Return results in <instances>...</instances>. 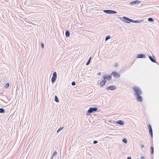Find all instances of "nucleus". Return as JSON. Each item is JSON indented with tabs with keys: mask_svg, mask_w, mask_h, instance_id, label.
Masks as SVG:
<instances>
[{
	"mask_svg": "<svg viewBox=\"0 0 159 159\" xmlns=\"http://www.w3.org/2000/svg\"><path fill=\"white\" fill-rule=\"evenodd\" d=\"M134 91L135 92L134 95L136 96L139 95H142V92L139 87L136 86H134L133 87Z\"/></svg>",
	"mask_w": 159,
	"mask_h": 159,
	"instance_id": "f257e3e1",
	"label": "nucleus"
},
{
	"mask_svg": "<svg viewBox=\"0 0 159 159\" xmlns=\"http://www.w3.org/2000/svg\"><path fill=\"white\" fill-rule=\"evenodd\" d=\"M98 110V109L96 107H90L86 112L87 116L89 115L90 113H94Z\"/></svg>",
	"mask_w": 159,
	"mask_h": 159,
	"instance_id": "f03ea898",
	"label": "nucleus"
},
{
	"mask_svg": "<svg viewBox=\"0 0 159 159\" xmlns=\"http://www.w3.org/2000/svg\"><path fill=\"white\" fill-rule=\"evenodd\" d=\"M119 18L125 23H130L131 22V19L125 16H123L122 17H119Z\"/></svg>",
	"mask_w": 159,
	"mask_h": 159,
	"instance_id": "7ed1b4c3",
	"label": "nucleus"
},
{
	"mask_svg": "<svg viewBox=\"0 0 159 159\" xmlns=\"http://www.w3.org/2000/svg\"><path fill=\"white\" fill-rule=\"evenodd\" d=\"M57 78V74L56 71L53 72L52 76L51 78V81L52 83H54L55 81Z\"/></svg>",
	"mask_w": 159,
	"mask_h": 159,
	"instance_id": "20e7f679",
	"label": "nucleus"
},
{
	"mask_svg": "<svg viewBox=\"0 0 159 159\" xmlns=\"http://www.w3.org/2000/svg\"><path fill=\"white\" fill-rule=\"evenodd\" d=\"M103 11L108 14H116L117 13V12L115 11L110 10H104Z\"/></svg>",
	"mask_w": 159,
	"mask_h": 159,
	"instance_id": "39448f33",
	"label": "nucleus"
},
{
	"mask_svg": "<svg viewBox=\"0 0 159 159\" xmlns=\"http://www.w3.org/2000/svg\"><path fill=\"white\" fill-rule=\"evenodd\" d=\"M116 89V87L115 85L110 86L106 88L107 90H114Z\"/></svg>",
	"mask_w": 159,
	"mask_h": 159,
	"instance_id": "423d86ee",
	"label": "nucleus"
},
{
	"mask_svg": "<svg viewBox=\"0 0 159 159\" xmlns=\"http://www.w3.org/2000/svg\"><path fill=\"white\" fill-rule=\"evenodd\" d=\"M148 128L149 129V132L151 135V138H153V133L152 130V127L150 124H149L148 125Z\"/></svg>",
	"mask_w": 159,
	"mask_h": 159,
	"instance_id": "0eeeda50",
	"label": "nucleus"
},
{
	"mask_svg": "<svg viewBox=\"0 0 159 159\" xmlns=\"http://www.w3.org/2000/svg\"><path fill=\"white\" fill-rule=\"evenodd\" d=\"M111 75L115 78H117L120 76V74L116 71L112 72Z\"/></svg>",
	"mask_w": 159,
	"mask_h": 159,
	"instance_id": "6e6552de",
	"label": "nucleus"
},
{
	"mask_svg": "<svg viewBox=\"0 0 159 159\" xmlns=\"http://www.w3.org/2000/svg\"><path fill=\"white\" fill-rule=\"evenodd\" d=\"M141 95H139L135 96L138 102H142L143 101V97L140 96Z\"/></svg>",
	"mask_w": 159,
	"mask_h": 159,
	"instance_id": "1a4fd4ad",
	"label": "nucleus"
},
{
	"mask_svg": "<svg viewBox=\"0 0 159 159\" xmlns=\"http://www.w3.org/2000/svg\"><path fill=\"white\" fill-rule=\"evenodd\" d=\"M103 78L104 80L106 79L108 81H110L111 79V75H105L103 76Z\"/></svg>",
	"mask_w": 159,
	"mask_h": 159,
	"instance_id": "9d476101",
	"label": "nucleus"
},
{
	"mask_svg": "<svg viewBox=\"0 0 159 159\" xmlns=\"http://www.w3.org/2000/svg\"><path fill=\"white\" fill-rule=\"evenodd\" d=\"M145 55L143 54H139L137 56V58H145Z\"/></svg>",
	"mask_w": 159,
	"mask_h": 159,
	"instance_id": "9b49d317",
	"label": "nucleus"
},
{
	"mask_svg": "<svg viewBox=\"0 0 159 159\" xmlns=\"http://www.w3.org/2000/svg\"><path fill=\"white\" fill-rule=\"evenodd\" d=\"M140 3V2L138 0H135L132 2H130V4L131 5H133L135 4H139Z\"/></svg>",
	"mask_w": 159,
	"mask_h": 159,
	"instance_id": "f8f14e48",
	"label": "nucleus"
},
{
	"mask_svg": "<svg viewBox=\"0 0 159 159\" xmlns=\"http://www.w3.org/2000/svg\"><path fill=\"white\" fill-rule=\"evenodd\" d=\"M106 82V80H102L100 82V87H102L103 86H104Z\"/></svg>",
	"mask_w": 159,
	"mask_h": 159,
	"instance_id": "ddd939ff",
	"label": "nucleus"
},
{
	"mask_svg": "<svg viewBox=\"0 0 159 159\" xmlns=\"http://www.w3.org/2000/svg\"><path fill=\"white\" fill-rule=\"evenodd\" d=\"M143 21V20H133L132 19L131 20V22L132 23H140L142 22Z\"/></svg>",
	"mask_w": 159,
	"mask_h": 159,
	"instance_id": "4468645a",
	"label": "nucleus"
},
{
	"mask_svg": "<svg viewBox=\"0 0 159 159\" xmlns=\"http://www.w3.org/2000/svg\"><path fill=\"white\" fill-rule=\"evenodd\" d=\"M148 58L152 62L158 64L157 62L156 61L155 59L153 58L151 56H148Z\"/></svg>",
	"mask_w": 159,
	"mask_h": 159,
	"instance_id": "2eb2a0df",
	"label": "nucleus"
},
{
	"mask_svg": "<svg viewBox=\"0 0 159 159\" xmlns=\"http://www.w3.org/2000/svg\"><path fill=\"white\" fill-rule=\"evenodd\" d=\"M116 123L121 125H123L125 124V122L124 121L120 120H118L116 121Z\"/></svg>",
	"mask_w": 159,
	"mask_h": 159,
	"instance_id": "dca6fc26",
	"label": "nucleus"
},
{
	"mask_svg": "<svg viewBox=\"0 0 159 159\" xmlns=\"http://www.w3.org/2000/svg\"><path fill=\"white\" fill-rule=\"evenodd\" d=\"M150 150H151V154H153L154 153V148L153 147V145L152 144V146L151 145V147H150Z\"/></svg>",
	"mask_w": 159,
	"mask_h": 159,
	"instance_id": "f3484780",
	"label": "nucleus"
},
{
	"mask_svg": "<svg viewBox=\"0 0 159 159\" xmlns=\"http://www.w3.org/2000/svg\"><path fill=\"white\" fill-rule=\"evenodd\" d=\"M70 34V32L68 30H66L65 34H66V37H69Z\"/></svg>",
	"mask_w": 159,
	"mask_h": 159,
	"instance_id": "a211bd4d",
	"label": "nucleus"
},
{
	"mask_svg": "<svg viewBox=\"0 0 159 159\" xmlns=\"http://www.w3.org/2000/svg\"><path fill=\"white\" fill-rule=\"evenodd\" d=\"M55 101L57 102H59V100L58 99V98L57 96H55Z\"/></svg>",
	"mask_w": 159,
	"mask_h": 159,
	"instance_id": "6ab92c4d",
	"label": "nucleus"
},
{
	"mask_svg": "<svg viewBox=\"0 0 159 159\" xmlns=\"http://www.w3.org/2000/svg\"><path fill=\"white\" fill-rule=\"evenodd\" d=\"M57 152H56V151H54V152H53V154L52 155V158H53V157L55 156H56L57 155Z\"/></svg>",
	"mask_w": 159,
	"mask_h": 159,
	"instance_id": "aec40b11",
	"label": "nucleus"
},
{
	"mask_svg": "<svg viewBox=\"0 0 159 159\" xmlns=\"http://www.w3.org/2000/svg\"><path fill=\"white\" fill-rule=\"evenodd\" d=\"M9 85H10L9 83H7L5 84V85L4 86V87L5 89H7L9 88Z\"/></svg>",
	"mask_w": 159,
	"mask_h": 159,
	"instance_id": "412c9836",
	"label": "nucleus"
},
{
	"mask_svg": "<svg viewBox=\"0 0 159 159\" xmlns=\"http://www.w3.org/2000/svg\"><path fill=\"white\" fill-rule=\"evenodd\" d=\"M5 112V110L2 108H0V113H3Z\"/></svg>",
	"mask_w": 159,
	"mask_h": 159,
	"instance_id": "4be33fe9",
	"label": "nucleus"
},
{
	"mask_svg": "<svg viewBox=\"0 0 159 159\" xmlns=\"http://www.w3.org/2000/svg\"><path fill=\"white\" fill-rule=\"evenodd\" d=\"M111 38V37L109 35H107L106 36V38H105V41H107L109 39Z\"/></svg>",
	"mask_w": 159,
	"mask_h": 159,
	"instance_id": "5701e85b",
	"label": "nucleus"
},
{
	"mask_svg": "<svg viewBox=\"0 0 159 159\" xmlns=\"http://www.w3.org/2000/svg\"><path fill=\"white\" fill-rule=\"evenodd\" d=\"M148 21L150 22H153L154 21V20L152 18H149L148 19Z\"/></svg>",
	"mask_w": 159,
	"mask_h": 159,
	"instance_id": "b1692460",
	"label": "nucleus"
},
{
	"mask_svg": "<svg viewBox=\"0 0 159 159\" xmlns=\"http://www.w3.org/2000/svg\"><path fill=\"white\" fill-rule=\"evenodd\" d=\"M63 127H60L57 131V133H58L60 131L63 129Z\"/></svg>",
	"mask_w": 159,
	"mask_h": 159,
	"instance_id": "393cba45",
	"label": "nucleus"
},
{
	"mask_svg": "<svg viewBox=\"0 0 159 159\" xmlns=\"http://www.w3.org/2000/svg\"><path fill=\"white\" fill-rule=\"evenodd\" d=\"M122 142H124V143H127V140L126 139H122Z\"/></svg>",
	"mask_w": 159,
	"mask_h": 159,
	"instance_id": "a878e982",
	"label": "nucleus"
},
{
	"mask_svg": "<svg viewBox=\"0 0 159 159\" xmlns=\"http://www.w3.org/2000/svg\"><path fill=\"white\" fill-rule=\"evenodd\" d=\"M90 62V60H89L86 63V65L87 66L89 65V64Z\"/></svg>",
	"mask_w": 159,
	"mask_h": 159,
	"instance_id": "bb28decb",
	"label": "nucleus"
},
{
	"mask_svg": "<svg viewBox=\"0 0 159 159\" xmlns=\"http://www.w3.org/2000/svg\"><path fill=\"white\" fill-rule=\"evenodd\" d=\"M71 84L73 86H75L76 84V83L75 81H73L71 83Z\"/></svg>",
	"mask_w": 159,
	"mask_h": 159,
	"instance_id": "cd10ccee",
	"label": "nucleus"
},
{
	"mask_svg": "<svg viewBox=\"0 0 159 159\" xmlns=\"http://www.w3.org/2000/svg\"><path fill=\"white\" fill-rule=\"evenodd\" d=\"M41 47H42V48H43L44 47V44L43 43H41Z\"/></svg>",
	"mask_w": 159,
	"mask_h": 159,
	"instance_id": "c85d7f7f",
	"label": "nucleus"
},
{
	"mask_svg": "<svg viewBox=\"0 0 159 159\" xmlns=\"http://www.w3.org/2000/svg\"><path fill=\"white\" fill-rule=\"evenodd\" d=\"M98 143V142L97 141L95 140L93 141V143L94 144H96Z\"/></svg>",
	"mask_w": 159,
	"mask_h": 159,
	"instance_id": "c756f323",
	"label": "nucleus"
},
{
	"mask_svg": "<svg viewBox=\"0 0 159 159\" xmlns=\"http://www.w3.org/2000/svg\"><path fill=\"white\" fill-rule=\"evenodd\" d=\"M140 147H141V148H144V145L143 144H141V145H140Z\"/></svg>",
	"mask_w": 159,
	"mask_h": 159,
	"instance_id": "7c9ffc66",
	"label": "nucleus"
},
{
	"mask_svg": "<svg viewBox=\"0 0 159 159\" xmlns=\"http://www.w3.org/2000/svg\"><path fill=\"white\" fill-rule=\"evenodd\" d=\"M141 159H145V158L143 156H142L141 157Z\"/></svg>",
	"mask_w": 159,
	"mask_h": 159,
	"instance_id": "2f4dec72",
	"label": "nucleus"
},
{
	"mask_svg": "<svg viewBox=\"0 0 159 159\" xmlns=\"http://www.w3.org/2000/svg\"><path fill=\"white\" fill-rule=\"evenodd\" d=\"M131 157H129L127 158V159H131Z\"/></svg>",
	"mask_w": 159,
	"mask_h": 159,
	"instance_id": "473e14b6",
	"label": "nucleus"
},
{
	"mask_svg": "<svg viewBox=\"0 0 159 159\" xmlns=\"http://www.w3.org/2000/svg\"><path fill=\"white\" fill-rule=\"evenodd\" d=\"M101 73L100 72H99V73H98V75H101Z\"/></svg>",
	"mask_w": 159,
	"mask_h": 159,
	"instance_id": "72a5a7b5",
	"label": "nucleus"
},
{
	"mask_svg": "<svg viewBox=\"0 0 159 159\" xmlns=\"http://www.w3.org/2000/svg\"><path fill=\"white\" fill-rule=\"evenodd\" d=\"M91 57H90L89 58V60H90V61H91Z\"/></svg>",
	"mask_w": 159,
	"mask_h": 159,
	"instance_id": "f704fd0d",
	"label": "nucleus"
},
{
	"mask_svg": "<svg viewBox=\"0 0 159 159\" xmlns=\"http://www.w3.org/2000/svg\"><path fill=\"white\" fill-rule=\"evenodd\" d=\"M153 57L154 58H155V57H154V56L153 55Z\"/></svg>",
	"mask_w": 159,
	"mask_h": 159,
	"instance_id": "c9c22d12",
	"label": "nucleus"
}]
</instances>
